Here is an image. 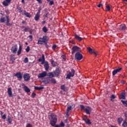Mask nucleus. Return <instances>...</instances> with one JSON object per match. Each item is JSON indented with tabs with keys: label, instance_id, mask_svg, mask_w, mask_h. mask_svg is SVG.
I'll return each instance as SVG.
<instances>
[{
	"label": "nucleus",
	"instance_id": "1",
	"mask_svg": "<svg viewBox=\"0 0 127 127\" xmlns=\"http://www.w3.org/2000/svg\"><path fill=\"white\" fill-rule=\"evenodd\" d=\"M39 62L41 63V64H43L44 66V69L46 71H48L50 68L49 64L48 62L45 61V55H42V58H39L38 59Z\"/></svg>",
	"mask_w": 127,
	"mask_h": 127
},
{
	"label": "nucleus",
	"instance_id": "2",
	"mask_svg": "<svg viewBox=\"0 0 127 127\" xmlns=\"http://www.w3.org/2000/svg\"><path fill=\"white\" fill-rule=\"evenodd\" d=\"M48 119L50 121V124L52 127H54L57 123V116L54 113H51L50 115L48 116Z\"/></svg>",
	"mask_w": 127,
	"mask_h": 127
},
{
	"label": "nucleus",
	"instance_id": "3",
	"mask_svg": "<svg viewBox=\"0 0 127 127\" xmlns=\"http://www.w3.org/2000/svg\"><path fill=\"white\" fill-rule=\"evenodd\" d=\"M47 36H44L43 37V38H39L38 41V45H42L43 43H45L47 44Z\"/></svg>",
	"mask_w": 127,
	"mask_h": 127
},
{
	"label": "nucleus",
	"instance_id": "4",
	"mask_svg": "<svg viewBox=\"0 0 127 127\" xmlns=\"http://www.w3.org/2000/svg\"><path fill=\"white\" fill-rule=\"evenodd\" d=\"M75 73V70L73 69V68H71V71L68 72V73L67 74L66 76V79H70V78L73 77L74 75V74Z\"/></svg>",
	"mask_w": 127,
	"mask_h": 127
},
{
	"label": "nucleus",
	"instance_id": "5",
	"mask_svg": "<svg viewBox=\"0 0 127 127\" xmlns=\"http://www.w3.org/2000/svg\"><path fill=\"white\" fill-rule=\"evenodd\" d=\"M71 54L73 55L74 53H80L81 49L80 48L75 46H73V47L71 48Z\"/></svg>",
	"mask_w": 127,
	"mask_h": 127
},
{
	"label": "nucleus",
	"instance_id": "6",
	"mask_svg": "<svg viewBox=\"0 0 127 127\" xmlns=\"http://www.w3.org/2000/svg\"><path fill=\"white\" fill-rule=\"evenodd\" d=\"M74 58L75 60L80 61L83 58V56L80 52H77L75 53Z\"/></svg>",
	"mask_w": 127,
	"mask_h": 127
},
{
	"label": "nucleus",
	"instance_id": "7",
	"mask_svg": "<svg viewBox=\"0 0 127 127\" xmlns=\"http://www.w3.org/2000/svg\"><path fill=\"white\" fill-rule=\"evenodd\" d=\"M61 68L60 67H58L56 68L55 70L54 71V74L56 77H58L61 73Z\"/></svg>",
	"mask_w": 127,
	"mask_h": 127
},
{
	"label": "nucleus",
	"instance_id": "8",
	"mask_svg": "<svg viewBox=\"0 0 127 127\" xmlns=\"http://www.w3.org/2000/svg\"><path fill=\"white\" fill-rule=\"evenodd\" d=\"M41 10V8L39 7V10L38 11V12L36 13L35 17H34V19L37 21L39 19V18L40 17V12Z\"/></svg>",
	"mask_w": 127,
	"mask_h": 127
},
{
	"label": "nucleus",
	"instance_id": "9",
	"mask_svg": "<svg viewBox=\"0 0 127 127\" xmlns=\"http://www.w3.org/2000/svg\"><path fill=\"white\" fill-rule=\"evenodd\" d=\"M14 76L18 78V81H21L22 79V75L21 72H17L15 74Z\"/></svg>",
	"mask_w": 127,
	"mask_h": 127
},
{
	"label": "nucleus",
	"instance_id": "10",
	"mask_svg": "<svg viewBox=\"0 0 127 127\" xmlns=\"http://www.w3.org/2000/svg\"><path fill=\"white\" fill-rule=\"evenodd\" d=\"M87 50L89 51L90 54H94L95 57H97L98 52H96L95 50H92L91 47H89L87 48Z\"/></svg>",
	"mask_w": 127,
	"mask_h": 127
},
{
	"label": "nucleus",
	"instance_id": "11",
	"mask_svg": "<svg viewBox=\"0 0 127 127\" xmlns=\"http://www.w3.org/2000/svg\"><path fill=\"white\" fill-rule=\"evenodd\" d=\"M127 29V26L125 24H122L119 27H118V29L120 31H124Z\"/></svg>",
	"mask_w": 127,
	"mask_h": 127
},
{
	"label": "nucleus",
	"instance_id": "12",
	"mask_svg": "<svg viewBox=\"0 0 127 127\" xmlns=\"http://www.w3.org/2000/svg\"><path fill=\"white\" fill-rule=\"evenodd\" d=\"M18 47L17 45H14L12 48H11V52L12 54H16L17 51Z\"/></svg>",
	"mask_w": 127,
	"mask_h": 127
},
{
	"label": "nucleus",
	"instance_id": "13",
	"mask_svg": "<svg viewBox=\"0 0 127 127\" xmlns=\"http://www.w3.org/2000/svg\"><path fill=\"white\" fill-rule=\"evenodd\" d=\"M23 78L25 81H29L30 80V76L29 75V74L25 73L23 75Z\"/></svg>",
	"mask_w": 127,
	"mask_h": 127
},
{
	"label": "nucleus",
	"instance_id": "14",
	"mask_svg": "<svg viewBox=\"0 0 127 127\" xmlns=\"http://www.w3.org/2000/svg\"><path fill=\"white\" fill-rule=\"evenodd\" d=\"M84 111L87 115H91V113L92 112V108L90 107L87 106L86 107Z\"/></svg>",
	"mask_w": 127,
	"mask_h": 127
},
{
	"label": "nucleus",
	"instance_id": "15",
	"mask_svg": "<svg viewBox=\"0 0 127 127\" xmlns=\"http://www.w3.org/2000/svg\"><path fill=\"white\" fill-rule=\"evenodd\" d=\"M47 76V73L46 71H43L42 73H40L38 75V78H44Z\"/></svg>",
	"mask_w": 127,
	"mask_h": 127
},
{
	"label": "nucleus",
	"instance_id": "16",
	"mask_svg": "<svg viewBox=\"0 0 127 127\" xmlns=\"http://www.w3.org/2000/svg\"><path fill=\"white\" fill-rule=\"evenodd\" d=\"M20 28L21 29H23V31L25 32H28L29 30L30 29V28L28 26H22L20 27Z\"/></svg>",
	"mask_w": 127,
	"mask_h": 127
},
{
	"label": "nucleus",
	"instance_id": "17",
	"mask_svg": "<svg viewBox=\"0 0 127 127\" xmlns=\"http://www.w3.org/2000/svg\"><path fill=\"white\" fill-rule=\"evenodd\" d=\"M11 0H5L2 2V4L4 7L8 6L11 2Z\"/></svg>",
	"mask_w": 127,
	"mask_h": 127
},
{
	"label": "nucleus",
	"instance_id": "18",
	"mask_svg": "<svg viewBox=\"0 0 127 127\" xmlns=\"http://www.w3.org/2000/svg\"><path fill=\"white\" fill-rule=\"evenodd\" d=\"M122 69V68H117V69H115L114 70H113V76H115L116 74H117L118 73L120 72V71H121Z\"/></svg>",
	"mask_w": 127,
	"mask_h": 127
},
{
	"label": "nucleus",
	"instance_id": "19",
	"mask_svg": "<svg viewBox=\"0 0 127 127\" xmlns=\"http://www.w3.org/2000/svg\"><path fill=\"white\" fill-rule=\"evenodd\" d=\"M83 121L85 122L86 125H91L92 124V122H91V120H90L89 119L86 118V119L83 118Z\"/></svg>",
	"mask_w": 127,
	"mask_h": 127
},
{
	"label": "nucleus",
	"instance_id": "20",
	"mask_svg": "<svg viewBox=\"0 0 127 127\" xmlns=\"http://www.w3.org/2000/svg\"><path fill=\"white\" fill-rule=\"evenodd\" d=\"M16 58L15 57V55H11L10 56V60L12 64L14 63Z\"/></svg>",
	"mask_w": 127,
	"mask_h": 127
},
{
	"label": "nucleus",
	"instance_id": "21",
	"mask_svg": "<svg viewBox=\"0 0 127 127\" xmlns=\"http://www.w3.org/2000/svg\"><path fill=\"white\" fill-rule=\"evenodd\" d=\"M7 93H8V96L9 97H13L12 91H11V87H9V88H7Z\"/></svg>",
	"mask_w": 127,
	"mask_h": 127
},
{
	"label": "nucleus",
	"instance_id": "22",
	"mask_svg": "<svg viewBox=\"0 0 127 127\" xmlns=\"http://www.w3.org/2000/svg\"><path fill=\"white\" fill-rule=\"evenodd\" d=\"M47 76L50 77V78H53L54 77H56L55 75L54 74V72H50L47 74Z\"/></svg>",
	"mask_w": 127,
	"mask_h": 127
},
{
	"label": "nucleus",
	"instance_id": "23",
	"mask_svg": "<svg viewBox=\"0 0 127 127\" xmlns=\"http://www.w3.org/2000/svg\"><path fill=\"white\" fill-rule=\"evenodd\" d=\"M22 88L25 91V92L27 93H29L31 91L30 89L29 88V87H27V86H25L24 87H23Z\"/></svg>",
	"mask_w": 127,
	"mask_h": 127
},
{
	"label": "nucleus",
	"instance_id": "24",
	"mask_svg": "<svg viewBox=\"0 0 127 127\" xmlns=\"http://www.w3.org/2000/svg\"><path fill=\"white\" fill-rule=\"evenodd\" d=\"M119 98H120L121 99H126V92H122L120 94Z\"/></svg>",
	"mask_w": 127,
	"mask_h": 127
},
{
	"label": "nucleus",
	"instance_id": "25",
	"mask_svg": "<svg viewBox=\"0 0 127 127\" xmlns=\"http://www.w3.org/2000/svg\"><path fill=\"white\" fill-rule=\"evenodd\" d=\"M42 82L45 84H49L50 83V78H45Z\"/></svg>",
	"mask_w": 127,
	"mask_h": 127
},
{
	"label": "nucleus",
	"instance_id": "26",
	"mask_svg": "<svg viewBox=\"0 0 127 127\" xmlns=\"http://www.w3.org/2000/svg\"><path fill=\"white\" fill-rule=\"evenodd\" d=\"M22 14L26 15L27 17L31 18V14H30V13L27 12L26 10H24L23 13H22Z\"/></svg>",
	"mask_w": 127,
	"mask_h": 127
},
{
	"label": "nucleus",
	"instance_id": "27",
	"mask_svg": "<svg viewBox=\"0 0 127 127\" xmlns=\"http://www.w3.org/2000/svg\"><path fill=\"white\" fill-rule=\"evenodd\" d=\"M44 89V87L43 86H40V87H38V86H34V89L36 91H41L43 89Z\"/></svg>",
	"mask_w": 127,
	"mask_h": 127
},
{
	"label": "nucleus",
	"instance_id": "28",
	"mask_svg": "<svg viewBox=\"0 0 127 127\" xmlns=\"http://www.w3.org/2000/svg\"><path fill=\"white\" fill-rule=\"evenodd\" d=\"M74 37L75 40H77L79 42H81L82 40H83V38H81L79 36H78L77 34L74 35Z\"/></svg>",
	"mask_w": 127,
	"mask_h": 127
},
{
	"label": "nucleus",
	"instance_id": "29",
	"mask_svg": "<svg viewBox=\"0 0 127 127\" xmlns=\"http://www.w3.org/2000/svg\"><path fill=\"white\" fill-rule=\"evenodd\" d=\"M5 17L6 18V25L8 26H11V24L9 23V22H10L9 16L6 15Z\"/></svg>",
	"mask_w": 127,
	"mask_h": 127
},
{
	"label": "nucleus",
	"instance_id": "30",
	"mask_svg": "<svg viewBox=\"0 0 127 127\" xmlns=\"http://www.w3.org/2000/svg\"><path fill=\"white\" fill-rule=\"evenodd\" d=\"M123 121H124L123 118L122 117H120L118 119L117 122L118 124L121 125V123L123 122Z\"/></svg>",
	"mask_w": 127,
	"mask_h": 127
},
{
	"label": "nucleus",
	"instance_id": "31",
	"mask_svg": "<svg viewBox=\"0 0 127 127\" xmlns=\"http://www.w3.org/2000/svg\"><path fill=\"white\" fill-rule=\"evenodd\" d=\"M61 89H62V90H63V91H68V89H67V88L64 85H63L61 86Z\"/></svg>",
	"mask_w": 127,
	"mask_h": 127
},
{
	"label": "nucleus",
	"instance_id": "32",
	"mask_svg": "<svg viewBox=\"0 0 127 127\" xmlns=\"http://www.w3.org/2000/svg\"><path fill=\"white\" fill-rule=\"evenodd\" d=\"M50 82L53 84H55L57 83L56 79H55V78H50Z\"/></svg>",
	"mask_w": 127,
	"mask_h": 127
},
{
	"label": "nucleus",
	"instance_id": "33",
	"mask_svg": "<svg viewBox=\"0 0 127 127\" xmlns=\"http://www.w3.org/2000/svg\"><path fill=\"white\" fill-rule=\"evenodd\" d=\"M16 9H18L19 13L23 12V10L22 9V7L20 6H19L18 5L16 6Z\"/></svg>",
	"mask_w": 127,
	"mask_h": 127
},
{
	"label": "nucleus",
	"instance_id": "34",
	"mask_svg": "<svg viewBox=\"0 0 127 127\" xmlns=\"http://www.w3.org/2000/svg\"><path fill=\"white\" fill-rule=\"evenodd\" d=\"M122 126L123 127H127V120H125L123 122V123L122 124Z\"/></svg>",
	"mask_w": 127,
	"mask_h": 127
},
{
	"label": "nucleus",
	"instance_id": "35",
	"mask_svg": "<svg viewBox=\"0 0 127 127\" xmlns=\"http://www.w3.org/2000/svg\"><path fill=\"white\" fill-rule=\"evenodd\" d=\"M80 108L81 111H85L86 107L83 105H80Z\"/></svg>",
	"mask_w": 127,
	"mask_h": 127
},
{
	"label": "nucleus",
	"instance_id": "36",
	"mask_svg": "<svg viewBox=\"0 0 127 127\" xmlns=\"http://www.w3.org/2000/svg\"><path fill=\"white\" fill-rule=\"evenodd\" d=\"M42 31L44 33H47L48 31V30L46 28V27L44 26L43 27Z\"/></svg>",
	"mask_w": 127,
	"mask_h": 127
},
{
	"label": "nucleus",
	"instance_id": "37",
	"mask_svg": "<svg viewBox=\"0 0 127 127\" xmlns=\"http://www.w3.org/2000/svg\"><path fill=\"white\" fill-rule=\"evenodd\" d=\"M5 21V18L4 17H1L0 19V22L3 23Z\"/></svg>",
	"mask_w": 127,
	"mask_h": 127
},
{
	"label": "nucleus",
	"instance_id": "38",
	"mask_svg": "<svg viewBox=\"0 0 127 127\" xmlns=\"http://www.w3.org/2000/svg\"><path fill=\"white\" fill-rule=\"evenodd\" d=\"M7 121V122H8L9 124H11V122H12V120L11 119V118L10 117H8Z\"/></svg>",
	"mask_w": 127,
	"mask_h": 127
},
{
	"label": "nucleus",
	"instance_id": "39",
	"mask_svg": "<svg viewBox=\"0 0 127 127\" xmlns=\"http://www.w3.org/2000/svg\"><path fill=\"white\" fill-rule=\"evenodd\" d=\"M111 6H109V5L106 6V11H110L111 10Z\"/></svg>",
	"mask_w": 127,
	"mask_h": 127
},
{
	"label": "nucleus",
	"instance_id": "40",
	"mask_svg": "<svg viewBox=\"0 0 127 127\" xmlns=\"http://www.w3.org/2000/svg\"><path fill=\"white\" fill-rule=\"evenodd\" d=\"M123 104L126 107H127V101L122 100Z\"/></svg>",
	"mask_w": 127,
	"mask_h": 127
},
{
	"label": "nucleus",
	"instance_id": "41",
	"mask_svg": "<svg viewBox=\"0 0 127 127\" xmlns=\"http://www.w3.org/2000/svg\"><path fill=\"white\" fill-rule=\"evenodd\" d=\"M110 98H111V99H110L111 101H113V99H114L116 98L115 95H114V94L111 95Z\"/></svg>",
	"mask_w": 127,
	"mask_h": 127
},
{
	"label": "nucleus",
	"instance_id": "42",
	"mask_svg": "<svg viewBox=\"0 0 127 127\" xmlns=\"http://www.w3.org/2000/svg\"><path fill=\"white\" fill-rule=\"evenodd\" d=\"M59 126H60V127H64L65 125L64 123L61 122Z\"/></svg>",
	"mask_w": 127,
	"mask_h": 127
},
{
	"label": "nucleus",
	"instance_id": "43",
	"mask_svg": "<svg viewBox=\"0 0 127 127\" xmlns=\"http://www.w3.org/2000/svg\"><path fill=\"white\" fill-rule=\"evenodd\" d=\"M28 62H29V60H28V58H25L23 61V62L25 64H27V63H28Z\"/></svg>",
	"mask_w": 127,
	"mask_h": 127
},
{
	"label": "nucleus",
	"instance_id": "44",
	"mask_svg": "<svg viewBox=\"0 0 127 127\" xmlns=\"http://www.w3.org/2000/svg\"><path fill=\"white\" fill-rule=\"evenodd\" d=\"M72 110V106H68L67 108V112H69Z\"/></svg>",
	"mask_w": 127,
	"mask_h": 127
},
{
	"label": "nucleus",
	"instance_id": "45",
	"mask_svg": "<svg viewBox=\"0 0 127 127\" xmlns=\"http://www.w3.org/2000/svg\"><path fill=\"white\" fill-rule=\"evenodd\" d=\"M35 96H36V94L35 92H32L31 94V98H35Z\"/></svg>",
	"mask_w": 127,
	"mask_h": 127
},
{
	"label": "nucleus",
	"instance_id": "46",
	"mask_svg": "<svg viewBox=\"0 0 127 127\" xmlns=\"http://www.w3.org/2000/svg\"><path fill=\"white\" fill-rule=\"evenodd\" d=\"M30 50V48L29 46H27L26 49V53H29Z\"/></svg>",
	"mask_w": 127,
	"mask_h": 127
},
{
	"label": "nucleus",
	"instance_id": "47",
	"mask_svg": "<svg viewBox=\"0 0 127 127\" xmlns=\"http://www.w3.org/2000/svg\"><path fill=\"white\" fill-rule=\"evenodd\" d=\"M51 64L53 66H55V62L54 60H51Z\"/></svg>",
	"mask_w": 127,
	"mask_h": 127
},
{
	"label": "nucleus",
	"instance_id": "48",
	"mask_svg": "<svg viewBox=\"0 0 127 127\" xmlns=\"http://www.w3.org/2000/svg\"><path fill=\"white\" fill-rule=\"evenodd\" d=\"M5 12H6L7 15H9V14H10V11L8 9L5 10Z\"/></svg>",
	"mask_w": 127,
	"mask_h": 127
},
{
	"label": "nucleus",
	"instance_id": "49",
	"mask_svg": "<svg viewBox=\"0 0 127 127\" xmlns=\"http://www.w3.org/2000/svg\"><path fill=\"white\" fill-rule=\"evenodd\" d=\"M57 46L56 45H53L52 46V50H55V49H56Z\"/></svg>",
	"mask_w": 127,
	"mask_h": 127
},
{
	"label": "nucleus",
	"instance_id": "50",
	"mask_svg": "<svg viewBox=\"0 0 127 127\" xmlns=\"http://www.w3.org/2000/svg\"><path fill=\"white\" fill-rule=\"evenodd\" d=\"M54 4V2L53 0H51L50 2V5H53Z\"/></svg>",
	"mask_w": 127,
	"mask_h": 127
},
{
	"label": "nucleus",
	"instance_id": "51",
	"mask_svg": "<svg viewBox=\"0 0 127 127\" xmlns=\"http://www.w3.org/2000/svg\"><path fill=\"white\" fill-rule=\"evenodd\" d=\"M28 32L30 33V34H32L33 30L32 29H30L29 30H28Z\"/></svg>",
	"mask_w": 127,
	"mask_h": 127
},
{
	"label": "nucleus",
	"instance_id": "52",
	"mask_svg": "<svg viewBox=\"0 0 127 127\" xmlns=\"http://www.w3.org/2000/svg\"><path fill=\"white\" fill-rule=\"evenodd\" d=\"M26 127H33L32 125H31L30 123L27 124L26 125Z\"/></svg>",
	"mask_w": 127,
	"mask_h": 127
},
{
	"label": "nucleus",
	"instance_id": "53",
	"mask_svg": "<svg viewBox=\"0 0 127 127\" xmlns=\"http://www.w3.org/2000/svg\"><path fill=\"white\" fill-rule=\"evenodd\" d=\"M6 115L5 114H4L3 116H2V119L3 120H5L6 119Z\"/></svg>",
	"mask_w": 127,
	"mask_h": 127
},
{
	"label": "nucleus",
	"instance_id": "54",
	"mask_svg": "<svg viewBox=\"0 0 127 127\" xmlns=\"http://www.w3.org/2000/svg\"><path fill=\"white\" fill-rule=\"evenodd\" d=\"M101 6H103V4H102V3H99V4H97V7H98L100 8V7H101Z\"/></svg>",
	"mask_w": 127,
	"mask_h": 127
},
{
	"label": "nucleus",
	"instance_id": "55",
	"mask_svg": "<svg viewBox=\"0 0 127 127\" xmlns=\"http://www.w3.org/2000/svg\"><path fill=\"white\" fill-rule=\"evenodd\" d=\"M17 55H18L19 56V55H20V54L21 53V51H18V52H17Z\"/></svg>",
	"mask_w": 127,
	"mask_h": 127
},
{
	"label": "nucleus",
	"instance_id": "56",
	"mask_svg": "<svg viewBox=\"0 0 127 127\" xmlns=\"http://www.w3.org/2000/svg\"><path fill=\"white\" fill-rule=\"evenodd\" d=\"M28 38H30V40H33V36H32V35H29L28 36Z\"/></svg>",
	"mask_w": 127,
	"mask_h": 127
},
{
	"label": "nucleus",
	"instance_id": "57",
	"mask_svg": "<svg viewBox=\"0 0 127 127\" xmlns=\"http://www.w3.org/2000/svg\"><path fill=\"white\" fill-rule=\"evenodd\" d=\"M18 51H22V47L21 45L19 46Z\"/></svg>",
	"mask_w": 127,
	"mask_h": 127
},
{
	"label": "nucleus",
	"instance_id": "58",
	"mask_svg": "<svg viewBox=\"0 0 127 127\" xmlns=\"http://www.w3.org/2000/svg\"><path fill=\"white\" fill-rule=\"evenodd\" d=\"M49 16V12L46 13V15H45V17L48 18Z\"/></svg>",
	"mask_w": 127,
	"mask_h": 127
},
{
	"label": "nucleus",
	"instance_id": "59",
	"mask_svg": "<svg viewBox=\"0 0 127 127\" xmlns=\"http://www.w3.org/2000/svg\"><path fill=\"white\" fill-rule=\"evenodd\" d=\"M62 57L64 60H65V56L64 55H62Z\"/></svg>",
	"mask_w": 127,
	"mask_h": 127
},
{
	"label": "nucleus",
	"instance_id": "60",
	"mask_svg": "<svg viewBox=\"0 0 127 127\" xmlns=\"http://www.w3.org/2000/svg\"><path fill=\"white\" fill-rule=\"evenodd\" d=\"M37 1H38L39 3H42V0H36Z\"/></svg>",
	"mask_w": 127,
	"mask_h": 127
},
{
	"label": "nucleus",
	"instance_id": "61",
	"mask_svg": "<svg viewBox=\"0 0 127 127\" xmlns=\"http://www.w3.org/2000/svg\"><path fill=\"white\" fill-rule=\"evenodd\" d=\"M54 127H60V126L59 125H55Z\"/></svg>",
	"mask_w": 127,
	"mask_h": 127
},
{
	"label": "nucleus",
	"instance_id": "62",
	"mask_svg": "<svg viewBox=\"0 0 127 127\" xmlns=\"http://www.w3.org/2000/svg\"><path fill=\"white\" fill-rule=\"evenodd\" d=\"M125 116L126 119H127V113H125Z\"/></svg>",
	"mask_w": 127,
	"mask_h": 127
},
{
	"label": "nucleus",
	"instance_id": "63",
	"mask_svg": "<svg viewBox=\"0 0 127 127\" xmlns=\"http://www.w3.org/2000/svg\"><path fill=\"white\" fill-rule=\"evenodd\" d=\"M26 21H23L22 22V23L23 24H25L26 23Z\"/></svg>",
	"mask_w": 127,
	"mask_h": 127
},
{
	"label": "nucleus",
	"instance_id": "64",
	"mask_svg": "<svg viewBox=\"0 0 127 127\" xmlns=\"http://www.w3.org/2000/svg\"><path fill=\"white\" fill-rule=\"evenodd\" d=\"M22 86H23V87H25V86H26V85H25L24 83H22Z\"/></svg>",
	"mask_w": 127,
	"mask_h": 127
}]
</instances>
